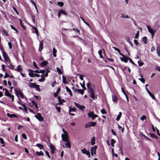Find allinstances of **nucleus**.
I'll return each instance as SVG.
<instances>
[{
    "label": "nucleus",
    "mask_w": 160,
    "mask_h": 160,
    "mask_svg": "<svg viewBox=\"0 0 160 160\" xmlns=\"http://www.w3.org/2000/svg\"><path fill=\"white\" fill-rule=\"evenodd\" d=\"M2 56L5 61L9 63H10L11 60L9 58V57L8 56L6 52L4 51L2 52Z\"/></svg>",
    "instance_id": "f257e3e1"
},
{
    "label": "nucleus",
    "mask_w": 160,
    "mask_h": 160,
    "mask_svg": "<svg viewBox=\"0 0 160 160\" xmlns=\"http://www.w3.org/2000/svg\"><path fill=\"white\" fill-rule=\"evenodd\" d=\"M147 28L148 30V31L151 34L152 36V38H153V36L155 35V33L156 32V30L155 29H152L149 25H147Z\"/></svg>",
    "instance_id": "f03ea898"
},
{
    "label": "nucleus",
    "mask_w": 160,
    "mask_h": 160,
    "mask_svg": "<svg viewBox=\"0 0 160 160\" xmlns=\"http://www.w3.org/2000/svg\"><path fill=\"white\" fill-rule=\"evenodd\" d=\"M62 140L64 142H66L69 139L68 138V133L65 134H62L61 135Z\"/></svg>",
    "instance_id": "7ed1b4c3"
},
{
    "label": "nucleus",
    "mask_w": 160,
    "mask_h": 160,
    "mask_svg": "<svg viewBox=\"0 0 160 160\" xmlns=\"http://www.w3.org/2000/svg\"><path fill=\"white\" fill-rule=\"evenodd\" d=\"M28 86L29 87L31 88H35L37 89L38 91H39L38 89L40 90V88H39V85H36L34 83L30 82L28 84Z\"/></svg>",
    "instance_id": "20e7f679"
},
{
    "label": "nucleus",
    "mask_w": 160,
    "mask_h": 160,
    "mask_svg": "<svg viewBox=\"0 0 160 160\" xmlns=\"http://www.w3.org/2000/svg\"><path fill=\"white\" fill-rule=\"evenodd\" d=\"M35 117L37 118L40 122H42L43 121V118L42 116L40 113H38L37 115H35Z\"/></svg>",
    "instance_id": "39448f33"
},
{
    "label": "nucleus",
    "mask_w": 160,
    "mask_h": 160,
    "mask_svg": "<svg viewBox=\"0 0 160 160\" xmlns=\"http://www.w3.org/2000/svg\"><path fill=\"white\" fill-rule=\"evenodd\" d=\"M88 115L89 117L92 118L93 120L98 117V116L97 114L94 113L93 112H91L88 113Z\"/></svg>",
    "instance_id": "423d86ee"
},
{
    "label": "nucleus",
    "mask_w": 160,
    "mask_h": 160,
    "mask_svg": "<svg viewBox=\"0 0 160 160\" xmlns=\"http://www.w3.org/2000/svg\"><path fill=\"white\" fill-rule=\"evenodd\" d=\"M97 149V146H94L91 148V154L93 156L94 154H96V151Z\"/></svg>",
    "instance_id": "0eeeda50"
},
{
    "label": "nucleus",
    "mask_w": 160,
    "mask_h": 160,
    "mask_svg": "<svg viewBox=\"0 0 160 160\" xmlns=\"http://www.w3.org/2000/svg\"><path fill=\"white\" fill-rule=\"evenodd\" d=\"M82 152L84 154L87 155L88 157L89 158L90 156V152L87 151L85 148L83 149L82 150Z\"/></svg>",
    "instance_id": "6e6552de"
},
{
    "label": "nucleus",
    "mask_w": 160,
    "mask_h": 160,
    "mask_svg": "<svg viewBox=\"0 0 160 160\" xmlns=\"http://www.w3.org/2000/svg\"><path fill=\"white\" fill-rule=\"evenodd\" d=\"M66 142L65 143V147L64 145H63V147L64 148H70L71 147V144L69 140L66 141Z\"/></svg>",
    "instance_id": "1a4fd4ad"
},
{
    "label": "nucleus",
    "mask_w": 160,
    "mask_h": 160,
    "mask_svg": "<svg viewBox=\"0 0 160 160\" xmlns=\"http://www.w3.org/2000/svg\"><path fill=\"white\" fill-rule=\"evenodd\" d=\"M88 92L90 94V97L92 98L93 100H94L95 98L94 92V91L92 89L89 90Z\"/></svg>",
    "instance_id": "9d476101"
},
{
    "label": "nucleus",
    "mask_w": 160,
    "mask_h": 160,
    "mask_svg": "<svg viewBox=\"0 0 160 160\" xmlns=\"http://www.w3.org/2000/svg\"><path fill=\"white\" fill-rule=\"evenodd\" d=\"M74 103L77 107L81 110H82L85 108V106L82 105H81L76 102H74Z\"/></svg>",
    "instance_id": "9b49d317"
},
{
    "label": "nucleus",
    "mask_w": 160,
    "mask_h": 160,
    "mask_svg": "<svg viewBox=\"0 0 160 160\" xmlns=\"http://www.w3.org/2000/svg\"><path fill=\"white\" fill-rule=\"evenodd\" d=\"M49 147L51 150V153L52 154H53L55 153V150L54 146L52 144H50L49 146Z\"/></svg>",
    "instance_id": "f8f14e48"
},
{
    "label": "nucleus",
    "mask_w": 160,
    "mask_h": 160,
    "mask_svg": "<svg viewBox=\"0 0 160 160\" xmlns=\"http://www.w3.org/2000/svg\"><path fill=\"white\" fill-rule=\"evenodd\" d=\"M28 71L29 72L28 73V74L29 76L31 77H35V73H34V71L30 70V69H28Z\"/></svg>",
    "instance_id": "ddd939ff"
},
{
    "label": "nucleus",
    "mask_w": 160,
    "mask_h": 160,
    "mask_svg": "<svg viewBox=\"0 0 160 160\" xmlns=\"http://www.w3.org/2000/svg\"><path fill=\"white\" fill-rule=\"evenodd\" d=\"M31 27H32V28L34 30V32L32 31L33 33H35L37 36L38 37V30L37 29V28L33 26H31Z\"/></svg>",
    "instance_id": "4468645a"
},
{
    "label": "nucleus",
    "mask_w": 160,
    "mask_h": 160,
    "mask_svg": "<svg viewBox=\"0 0 160 160\" xmlns=\"http://www.w3.org/2000/svg\"><path fill=\"white\" fill-rule=\"evenodd\" d=\"M157 53L158 56L160 57V45H158L156 48Z\"/></svg>",
    "instance_id": "2eb2a0df"
},
{
    "label": "nucleus",
    "mask_w": 160,
    "mask_h": 160,
    "mask_svg": "<svg viewBox=\"0 0 160 160\" xmlns=\"http://www.w3.org/2000/svg\"><path fill=\"white\" fill-rule=\"evenodd\" d=\"M45 70L46 71V72L45 74V77H47L48 75V73L50 72V71L49 70V68L47 67H46Z\"/></svg>",
    "instance_id": "dca6fc26"
},
{
    "label": "nucleus",
    "mask_w": 160,
    "mask_h": 160,
    "mask_svg": "<svg viewBox=\"0 0 160 160\" xmlns=\"http://www.w3.org/2000/svg\"><path fill=\"white\" fill-rule=\"evenodd\" d=\"M75 91L78 92L80 93L82 95H83L84 92V91L82 89H75Z\"/></svg>",
    "instance_id": "f3484780"
},
{
    "label": "nucleus",
    "mask_w": 160,
    "mask_h": 160,
    "mask_svg": "<svg viewBox=\"0 0 160 160\" xmlns=\"http://www.w3.org/2000/svg\"><path fill=\"white\" fill-rule=\"evenodd\" d=\"M43 48V43L42 41L39 44V50L40 51H41Z\"/></svg>",
    "instance_id": "a211bd4d"
},
{
    "label": "nucleus",
    "mask_w": 160,
    "mask_h": 160,
    "mask_svg": "<svg viewBox=\"0 0 160 160\" xmlns=\"http://www.w3.org/2000/svg\"><path fill=\"white\" fill-rule=\"evenodd\" d=\"M66 89L67 92H68L70 96L72 97V92L71 90L67 87L66 86L65 87Z\"/></svg>",
    "instance_id": "6ab92c4d"
},
{
    "label": "nucleus",
    "mask_w": 160,
    "mask_h": 160,
    "mask_svg": "<svg viewBox=\"0 0 160 160\" xmlns=\"http://www.w3.org/2000/svg\"><path fill=\"white\" fill-rule=\"evenodd\" d=\"M122 58H120L121 60L126 63L128 62V60L127 58L124 55V57H122Z\"/></svg>",
    "instance_id": "aec40b11"
},
{
    "label": "nucleus",
    "mask_w": 160,
    "mask_h": 160,
    "mask_svg": "<svg viewBox=\"0 0 160 160\" xmlns=\"http://www.w3.org/2000/svg\"><path fill=\"white\" fill-rule=\"evenodd\" d=\"M7 115L8 117H10L11 118H12L13 117H16V118H18L17 116V115H16L14 114H11L9 113H7Z\"/></svg>",
    "instance_id": "412c9836"
},
{
    "label": "nucleus",
    "mask_w": 160,
    "mask_h": 160,
    "mask_svg": "<svg viewBox=\"0 0 160 160\" xmlns=\"http://www.w3.org/2000/svg\"><path fill=\"white\" fill-rule=\"evenodd\" d=\"M48 63V62L46 61H43L41 63L40 65L42 67L45 66L47 65Z\"/></svg>",
    "instance_id": "4be33fe9"
},
{
    "label": "nucleus",
    "mask_w": 160,
    "mask_h": 160,
    "mask_svg": "<svg viewBox=\"0 0 160 160\" xmlns=\"http://www.w3.org/2000/svg\"><path fill=\"white\" fill-rule=\"evenodd\" d=\"M15 92L16 95L17 96V97H19L20 93H21L22 92L16 89H15Z\"/></svg>",
    "instance_id": "5701e85b"
},
{
    "label": "nucleus",
    "mask_w": 160,
    "mask_h": 160,
    "mask_svg": "<svg viewBox=\"0 0 160 160\" xmlns=\"http://www.w3.org/2000/svg\"><path fill=\"white\" fill-rule=\"evenodd\" d=\"M2 32L7 36H9V35L8 34V32L4 28L2 29Z\"/></svg>",
    "instance_id": "b1692460"
},
{
    "label": "nucleus",
    "mask_w": 160,
    "mask_h": 160,
    "mask_svg": "<svg viewBox=\"0 0 160 160\" xmlns=\"http://www.w3.org/2000/svg\"><path fill=\"white\" fill-rule=\"evenodd\" d=\"M59 12V14H63L66 16L67 15V13L65 11L61 9L60 10Z\"/></svg>",
    "instance_id": "393cba45"
},
{
    "label": "nucleus",
    "mask_w": 160,
    "mask_h": 160,
    "mask_svg": "<svg viewBox=\"0 0 160 160\" xmlns=\"http://www.w3.org/2000/svg\"><path fill=\"white\" fill-rule=\"evenodd\" d=\"M121 116H122V113L121 112H120L119 113L118 115L117 116L116 118V120L118 121L119 120V119H120V118L121 117Z\"/></svg>",
    "instance_id": "a878e982"
},
{
    "label": "nucleus",
    "mask_w": 160,
    "mask_h": 160,
    "mask_svg": "<svg viewBox=\"0 0 160 160\" xmlns=\"http://www.w3.org/2000/svg\"><path fill=\"white\" fill-rule=\"evenodd\" d=\"M32 104L34 106V107L36 108H37V109H38V105L35 101H32Z\"/></svg>",
    "instance_id": "bb28decb"
},
{
    "label": "nucleus",
    "mask_w": 160,
    "mask_h": 160,
    "mask_svg": "<svg viewBox=\"0 0 160 160\" xmlns=\"http://www.w3.org/2000/svg\"><path fill=\"white\" fill-rule=\"evenodd\" d=\"M15 70L19 72L22 70V69L21 67V66L20 65H19L17 67V69H15Z\"/></svg>",
    "instance_id": "cd10ccee"
},
{
    "label": "nucleus",
    "mask_w": 160,
    "mask_h": 160,
    "mask_svg": "<svg viewBox=\"0 0 160 160\" xmlns=\"http://www.w3.org/2000/svg\"><path fill=\"white\" fill-rule=\"evenodd\" d=\"M95 143V137H93L91 140V144L92 145H93Z\"/></svg>",
    "instance_id": "c85d7f7f"
},
{
    "label": "nucleus",
    "mask_w": 160,
    "mask_h": 160,
    "mask_svg": "<svg viewBox=\"0 0 160 160\" xmlns=\"http://www.w3.org/2000/svg\"><path fill=\"white\" fill-rule=\"evenodd\" d=\"M36 146H37L40 149H43V146L40 143H37L36 145Z\"/></svg>",
    "instance_id": "c756f323"
},
{
    "label": "nucleus",
    "mask_w": 160,
    "mask_h": 160,
    "mask_svg": "<svg viewBox=\"0 0 160 160\" xmlns=\"http://www.w3.org/2000/svg\"><path fill=\"white\" fill-rule=\"evenodd\" d=\"M142 40L144 43L146 44L147 43V38L146 37H144L142 38Z\"/></svg>",
    "instance_id": "7c9ffc66"
},
{
    "label": "nucleus",
    "mask_w": 160,
    "mask_h": 160,
    "mask_svg": "<svg viewBox=\"0 0 160 160\" xmlns=\"http://www.w3.org/2000/svg\"><path fill=\"white\" fill-rule=\"evenodd\" d=\"M36 153L37 155H38V156H43L44 154L42 152V151H41L40 152H36Z\"/></svg>",
    "instance_id": "2f4dec72"
},
{
    "label": "nucleus",
    "mask_w": 160,
    "mask_h": 160,
    "mask_svg": "<svg viewBox=\"0 0 160 160\" xmlns=\"http://www.w3.org/2000/svg\"><path fill=\"white\" fill-rule=\"evenodd\" d=\"M112 100L113 102H116L117 101V98L116 96L114 95H112Z\"/></svg>",
    "instance_id": "473e14b6"
},
{
    "label": "nucleus",
    "mask_w": 160,
    "mask_h": 160,
    "mask_svg": "<svg viewBox=\"0 0 160 160\" xmlns=\"http://www.w3.org/2000/svg\"><path fill=\"white\" fill-rule=\"evenodd\" d=\"M62 78L63 82L65 84L67 83V82L66 77L64 76H63L62 77Z\"/></svg>",
    "instance_id": "72a5a7b5"
},
{
    "label": "nucleus",
    "mask_w": 160,
    "mask_h": 160,
    "mask_svg": "<svg viewBox=\"0 0 160 160\" xmlns=\"http://www.w3.org/2000/svg\"><path fill=\"white\" fill-rule=\"evenodd\" d=\"M57 52V50L55 49V48H53V56L54 57H56V53Z\"/></svg>",
    "instance_id": "f704fd0d"
},
{
    "label": "nucleus",
    "mask_w": 160,
    "mask_h": 160,
    "mask_svg": "<svg viewBox=\"0 0 160 160\" xmlns=\"http://www.w3.org/2000/svg\"><path fill=\"white\" fill-rule=\"evenodd\" d=\"M87 87L88 89V91L89 90H91L92 89L91 87V84L90 83L88 82L87 83Z\"/></svg>",
    "instance_id": "c9c22d12"
},
{
    "label": "nucleus",
    "mask_w": 160,
    "mask_h": 160,
    "mask_svg": "<svg viewBox=\"0 0 160 160\" xmlns=\"http://www.w3.org/2000/svg\"><path fill=\"white\" fill-rule=\"evenodd\" d=\"M121 17L122 18H129L130 17L128 15H125L124 14L121 13Z\"/></svg>",
    "instance_id": "e433bc0d"
},
{
    "label": "nucleus",
    "mask_w": 160,
    "mask_h": 160,
    "mask_svg": "<svg viewBox=\"0 0 160 160\" xmlns=\"http://www.w3.org/2000/svg\"><path fill=\"white\" fill-rule=\"evenodd\" d=\"M76 110V109L75 108H72L71 107H69V112H74Z\"/></svg>",
    "instance_id": "4c0bfd02"
},
{
    "label": "nucleus",
    "mask_w": 160,
    "mask_h": 160,
    "mask_svg": "<svg viewBox=\"0 0 160 160\" xmlns=\"http://www.w3.org/2000/svg\"><path fill=\"white\" fill-rule=\"evenodd\" d=\"M60 91V88H58L56 93H55L54 94V97H56L58 94V93H59Z\"/></svg>",
    "instance_id": "58836bf2"
},
{
    "label": "nucleus",
    "mask_w": 160,
    "mask_h": 160,
    "mask_svg": "<svg viewBox=\"0 0 160 160\" xmlns=\"http://www.w3.org/2000/svg\"><path fill=\"white\" fill-rule=\"evenodd\" d=\"M149 95L152 98V99L154 100H155L156 98L151 93V92L149 91L148 92Z\"/></svg>",
    "instance_id": "ea45409f"
},
{
    "label": "nucleus",
    "mask_w": 160,
    "mask_h": 160,
    "mask_svg": "<svg viewBox=\"0 0 160 160\" xmlns=\"http://www.w3.org/2000/svg\"><path fill=\"white\" fill-rule=\"evenodd\" d=\"M115 142V140L113 139H112L111 140V144L112 147H114V144Z\"/></svg>",
    "instance_id": "a19ab883"
},
{
    "label": "nucleus",
    "mask_w": 160,
    "mask_h": 160,
    "mask_svg": "<svg viewBox=\"0 0 160 160\" xmlns=\"http://www.w3.org/2000/svg\"><path fill=\"white\" fill-rule=\"evenodd\" d=\"M5 95L8 97V96H11V94L8 92V90L6 89H5Z\"/></svg>",
    "instance_id": "79ce46f5"
},
{
    "label": "nucleus",
    "mask_w": 160,
    "mask_h": 160,
    "mask_svg": "<svg viewBox=\"0 0 160 160\" xmlns=\"http://www.w3.org/2000/svg\"><path fill=\"white\" fill-rule=\"evenodd\" d=\"M98 53L100 56V57L101 58H103V56H102V51L101 50H99L98 52Z\"/></svg>",
    "instance_id": "37998d69"
},
{
    "label": "nucleus",
    "mask_w": 160,
    "mask_h": 160,
    "mask_svg": "<svg viewBox=\"0 0 160 160\" xmlns=\"http://www.w3.org/2000/svg\"><path fill=\"white\" fill-rule=\"evenodd\" d=\"M58 5H59L61 7L63 6L64 3L62 2H58Z\"/></svg>",
    "instance_id": "c03bdc74"
},
{
    "label": "nucleus",
    "mask_w": 160,
    "mask_h": 160,
    "mask_svg": "<svg viewBox=\"0 0 160 160\" xmlns=\"http://www.w3.org/2000/svg\"><path fill=\"white\" fill-rule=\"evenodd\" d=\"M0 141L1 143L3 144L2 146L4 147V142L3 139L2 138H0Z\"/></svg>",
    "instance_id": "a18cd8bd"
},
{
    "label": "nucleus",
    "mask_w": 160,
    "mask_h": 160,
    "mask_svg": "<svg viewBox=\"0 0 160 160\" xmlns=\"http://www.w3.org/2000/svg\"><path fill=\"white\" fill-rule=\"evenodd\" d=\"M141 77L142 78V75H141ZM139 80L142 82L143 83H145V81L144 79L142 78H139Z\"/></svg>",
    "instance_id": "49530a36"
},
{
    "label": "nucleus",
    "mask_w": 160,
    "mask_h": 160,
    "mask_svg": "<svg viewBox=\"0 0 160 160\" xmlns=\"http://www.w3.org/2000/svg\"><path fill=\"white\" fill-rule=\"evenodd\" d=\"M90 125L91 126L94 127L96 125V122H90Z\"/></svg>",
    "instance_id": "de8ad7c7"
},
{
    "label": "nucleus",
    "mask_w": 160,
    "mask_h": 160,
    "mask_svg": "<svg viewBox=\"0 0 160 160\" xmlns=\"http://www.w3.org/2000/svg\"><path fill=\"white\" fill-rule=\"evenodd\" d=\"M23 107L24 109L26 110V111H27V107H26V106H25V105L24 104H22L21 103H19V102H18Z\"/></svg>",
    "instance_id": "09e8293b"
},
{
    "label": "nucleus",
    "mask_w": 160,
    "mask_h": 160,
    "mask_svg": "<svg viewBox=\"0 0 160 160\" xmlns=\"http://www.w3.org/2000/svg\"><path fill=\"white\" fill-rule=\"evenodd\" d=\"M57 70L58 72L59 73V74H61L62 73V72L61 70L58 68L57 67Z\"/></svg>",
    "instance_id": "8fccbe9b"
},
{
    "label": "nucleus",
    "mask_w": 160,
    "mask_h": 160,
    "mask_svg": "<svg viewBox=\"0 0 160 160\" xmlns=\"http://www.w3.org/2000/svg\"><path fill=\"white\" fill-rule=\"evenodd\" d=\"M140 119L142 120L143 121L144 120L146 119V117L145 115H143L141 117Z\"/></svg>",
    "instance_id": "3c124183"
},
{
    "label": "nucleus",
    "mask_w": 160,
    "mask_h": 160,
    "mask_svg": "<svg viewBox=\"0 0 160 160\" xmlns=\"http://www.w3.org/2000/svg\"><path fill=\"white\" fill-rule=\"evenodd\" d=\"M101 112L102 114H105L107 113V112H106V111L105 109L104 108H103L101 110Z\"/></svg>",
    "instance_id": "603ef678"
},
{
    "label": "nucleus",
    "mask_w": 160,
    "mask_h": 160,
    "mask_svg": "<svg viewBox=\"0 0 160 160\" xmlns=\"http://www.w3.org/2000/svg\"><path fill=\"white\" fill-rule=\"evenodd\" d=\"M134 42L136 45L138 46L139 45V43L138 42V41L137 40L134 39Z\"/></svg>",
    "instance_id": "864d4df0"
},
{
    "label": "nucleus",
    "mask_w": 160,
    "mask_h": 160,
    "mask_svg": "<svg viewBox=\"0 0 160 160\" xmlns=\"http://www.w3.org/2000/svg\"><path fill=\"white\" fill-rule=\"evenodd\" d=\"M39 72L40 73L44 74V73H45L46 72V70L45 69L42 70H40L39 71Z\"/></svg>",
    "instance_id": "5fc2aeb1"
},
{
    "label": "nucleus",
    "mask_w": 160,
    "mask_h": 160,
    "mask_svg": "<svg viewBox=\"0 0 160 160\" xmlns=\"http://www.w3.org/2000/svg\"><path fill=\"white\" fill-rule=\"evenodd\" d=\"M138 64L139 66L140 67L142 66L143 64V63L142 62L140 61H138Z\"/></svg>",
    "instance_id": "6e6d98bb"
},
{
    "label": "nucleus",
    "mask_w": 160,
    "mask_h": 160,
    "mask_svg": "<svg viewBox=\"0 0 160 160\" xmlns=\"http://www.w3.org/2000/svg\"><path fill=\"white\" fill-rule=\"evenodd\" d=\"M86 128H88L91 127L90 122L88 123L85 126Z\"/></svg>",
    "instance_id": "4d7b16f0"
},
{
    "label": "nucleus",
    "mask_w": 160,
    "mask_h": 160,
    "mask_svg": "<svg viewBox=\"0 0 160 160\" xmlns=\"http://www.w3.org/2000/svg\"><path fill=\"white\" fill-rule=\"evenodd\" d=\"M45 80V78L44 77H42L41 78L39 79L38 80V81L40 82H43V81H44Z\"/></svg>",
    "instance_id": "13d9d810"
},
{
    "label": "nucleus",
    "mask_w": 160,
    "mask_h": 160,
    "mask_svg": "<svg viewBox=\"0 0 160 160\" xmlns=\"http://www.w3.org/2000/svg\"><path fill=\"white\" fill-rule=\"evenodd\" d=\"M22 136L23 137V138H24V139L26 140L27 139V137L25 134L23 133L22 134Z\"/></svg>",
    "instance_id": "bf43d9fd"
},
{
    "label": "nucleus",
    "mask_w": 160,
    "mask_h": 160,
    "mask_svg": "<svg viewBox=\"0 0 160 160\" xmlns=\"http://www.w3.org/2000/svg\"><path fill=\"white\" fill-rule=\"evenodd\" d=\"M45 153L47 155V156L48 157V158H50L51 157H50V156L49 155V152H48L47 151H45Z\"/></svg>",
    "instance_id": "052dcab7"
},
{
    "label": "nucleus",
    "mask_w": 160,
    "mask_h": 160,
    "mask_svg": "<svg viewBox=\"0 0 160 160\" xmlns=\"http://www.w3.org/2000/svg\"><path fill=\"white\" fill-rule=\"evenodd\" d=\"M33 63L34 67L35 68H37L38 69L39 68H38V67H37V64L35 61H33Z\"/></svg>",
    "instance_id": "680f3d73"
},
{
    "label": "nucleus",
    "mask_w": 160,
    "mask_h": 160,
    "mask_svg": "<svg viewBox=\"0 0 160 160\" xmlns=\"http://www.w3.org/2000/svg\"><path fill=\"white\" fill-rule=\"evenodd\" d=\"M19 97H20L22 98H23V99L24 98H25L24 95L22 93V92L21 93H20V94L19 95Z\"/></svg>",
    "instance_id": "e2e57ef3"
},
{
    "label": "nucleus",
    "mask_w": 160,
    "mask_h": 160,
    "mask_svg": "<svg viewBox=\"0 0 160 160\" xmlns=\"http://www.w3.org/2000/svg\"><path fill=\"white\" fill-rule=\"evenodd\" d=\"M8 45L9 46V48L10 49H12V45L11 42H8Z\"/></svg>",
    "instance_id": "0e129e2a"
},
{
    "label": "nucleus",
    "mask_w": 160,
    "mask_h": 160,
    "mask_svg": "<svg viewBox=\"0 0 160 160\" xmlns=\"http://www.w3.org/2000/svg\"><path fill=\"white\" fill-rule=\"evenodd\" d=\"M11 28L14 30L15 31H16L17 32H18V31L12 25H11Z\"/></svg>",
    "instance_id": "69168bd1"
},
{
    "label": "nucleus",
    "mask_w": 160,
    "mask_h": 160,
    "mask_svg": "<svg viewBox=\"0 0 160 160\" xmlns=\"http://www.w3.org/2000/svg\"><path fill=\"white\" fill-rule=\"evenodd\" d=\"M56 108L59 112H60L61 108L60 107H56Z\"/></svg>",
    "instance_id": "338daca9"
},
{
    "label": "nucleus",
    "mask_w": 160,
    "mask_h": 160,
    "mask_svg": "<svg viewBox=\"0 0 160 160\" xmlns=\"http://www.w3.org/2000/svg\"><path fill=\"white\" fill-rule=\"evenodd\" d=\"M8 77H9V76L7 72H5V75L4 76V78H6Z\"/></svg>",
    "instance_id": "774afa93"
}]
</instances>
